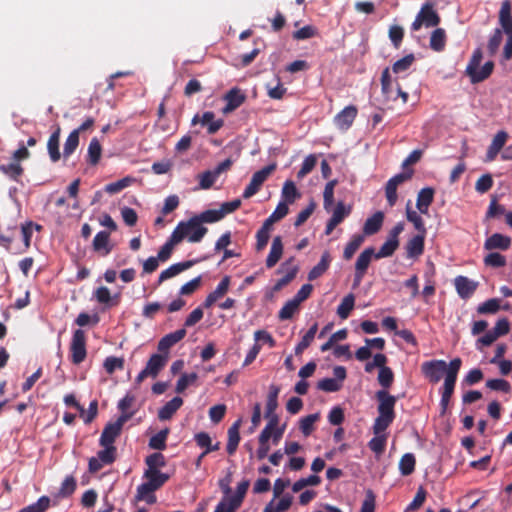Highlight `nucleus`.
<instances>
[{"mask_svg":"<svg viewBox=\"0 0 512 512\" xmlns=\"http://www.w3.org/2000/svg\"><path fill=\"white\" fill-rule=\"evenodd\" d=\"M60 133H61V129H60V127H57L55 129V131L50 135L48 142H47L48 154H49L50 160L53 163L58 162L61 158V153H60V149H59Z\"/></svg>","mask_w":512,"mask_h":512,"instance_id":"obj_28","label":"nucleus"},{"mask_svg":"<svg viewBox=\"0 0 512 512\" xmlns=\"http://www.w3.org/2000/svg\"><path fill=\"white\" fill-rule=\"evenodd\" d=\"M180 242L178 241L176 235H173L171 233L168 240L165 242V244L160 248L157 257L161 262H166L170 259L173 250L176 245H178Z\"/></svg>","mask_w":512,"mask_h":512,"instance_id":"obj_37","label":"nucleus"},{"mask_svg":"<svg viewBox=\"0 0 512 512\" xmlns=\"http://www.w3.org/2000/svg\"><path fill=\"white\" fill-rule=\"evenodd\" d=\"M195 263H196L195 260H188V261L179 262V263H175V264L171 265L170 267H168L167 269L163 270L160 273L159 278H158V284L160 285L165 280L170 279V278L180 274L181 272L191 268Z\"/></svg>","mask_w":512,"mask_h":512,"instance_id":"obj_23","label":"nucleus"},{"mask_svg":"<svg viewBox=\"0 0 512 512\" xmlns=\"http://www.w3.org/2000/svg\"><path fill=\"white\" fill-rule=\"evenodd\" d=\"M331 263V255L329 251H325L319 263L314 266L308 273V280L313 281L321 277L329 268Z\"/></svg>","mask_w":512,"mask_h":512,"instance_id":"obj_32","label":"nucleus"},{"mask_svg":"<svg viewBox=\"0 0 512 512\" xmlns=\"http://www.w3.org/2000/svg\"><path fill=\"white\" fill-rule=\"evenodd\" d=\"M394 381V373L390 367H382L378 373V382L382 386V390H386L391 387Z\"/></svg>","mask_w":512,"mask_h":512,"instance_id":"obj_59","label":"nucleus"},{"mask_svg":"<svg viewBox=\"0 0 512 512\" xmlns=\"http://www.w3.org/2000/svg\"><path fill=\"white\" fill-rule=\"evenodd\" d=\"M358 109L354 105L346 106L334 117V124L342 131H347L357 117Z\"/></svg>","mask_w":512,"mask_h":512,"instance_id":"obj_14","label":"nucleus"},{"mask_svg":"<svg viewBox=\"0 0 512 512\" xmlns=\"http://www.w3.org/2000/svg\"><path fill=\"white\" fill-rule=\"evenodd\" d=\"M384 220V214L381 211H377L371 217H369L363 226V232L365 235H374L376 234L382 227Z\"/></svg>","mask_w":512,"mask_h":512,"instance_id":"obj_30","label":"nucleus"},{"mask_svg":"<svg viewBox=\"0 0 512 512\" xmlns=\"http://www.w3.org/2000/svg\"><path fill=\"white\" fill-rule=\"evenodd\" d=\"M230 283V276H224L217 285L216 289L207 295L203 302V307L210 308L216 301L222 298L228 292Z\"/></svg>","mask_w":512,"mask_h":512,"instance_id":"obj_18","label":"nucleus"},{"mask_svg":"<svg viewBox=\"0 0 512 512\" xmlns=\"http://www.w3.org/2000/svg\"><path fill=\"white\" fill-rule=\"evenodd\" d=\"M318 330V324L314 323L309 330L305 333V335L302 337L300 342L295 347V354L300 355L306 350L311 343L313 342L315 335Z\"/></svg>","mask_w":512,"mask_h":512,"instance_id":"obj_36","label":"nucleus"},{"mask_svg":"<svg viewBox=\"0 0 512 512\" xmlns=\"http://www.w3.org/2000/svg\"><path fill=\"white\" fill-rule=\"evenodd\" d=\"M421 372L430 383H438L448 373V365L444 360H430L421 364Z\"/></svg>","mask_w":512,"mask_h":512,"instance_id":"obj_8","label":"nucleus"},{"mask_svg":"<svg viewBox=\"0 0 512 512\" xmlns=\"http://www.w3.org/2000/svg\"><path fill=\"white\" fill-rule=\"evenodd\" d=\"M132 417V413L121 414L114 422H109L104 427L100 439V445H114L116 438L121 434L124 424Z\"/></svg>","mask_w":512,"mask_h":512,"instance_id":"obj_5","label":"nucleus"},{"mask_svg":"<svg viewBox=\"0 0 512 512\" xmlns=\"http://www.w3.org/2000/svg\"><path fill=\"white\" fill-rule=\"evenodd\" d=\"M145 463L148 467L146 470H159L166 465V460L162 453L155 452L146 457Z\"/></svg>","mask_w":512,"mask_h":512,"instance_id":"obj_57","label":"nucleus"},{"mask_svg":"<svg viewBox=\"0 0 512 512\" xmlns=\"http://www.w3.org/2000/svg\"><path fill=\"white\" fill-rule=\"evenodd\" d=\"M483 58V53L481 48H476L473 51V54L468 62V65L466 67V74L469 76L470 81L472 84H477L480 82H483L487 78L490 77V75L493 72L494 69V63L492 61H487L481 69H479L480 63Z\"/></svg>","mask_w":512,"mask_h":512,"instance_id":"obj_3","label":"nucleus"},{"mask_svg":"<svg viewBox=\"0 0 512 512\" xmlns=\"http://www.w3.org/2000/svg\"><path fill=\"white\" fill-rule=\"evenodd\" d=\"M102 450L97 452V457L104 463L110 465L116 460L117 448L114 445H101Z\"/></svg>","mask_w":512,"mask_h":512,"instance_id":"obj_49","label":"nucleus"},{"mask_svg":"<svg viewBox=\"0 0 512 512\" xmlns=\"http://www.w3.org/2000/svg\"><path fill=\"white\" fill-rule=\"evenodd\" d=\"M169 434V429L165 428L153 435L149 439V447L155 450H164L166 448V439Z\"/></svg>","mask_w":512,"mask_h":512,"instance_id":"obj_51","label":"nucleus"},{"mask_svg":"<svg viewBox=\"0 0 512 512\" xmlns=\"http://www.w3.org/2000/svg\"><path fill=\"white\" fill-rule=\"evenodd\" d=\"M92 246L94 251L102 252L104 256L108 255L113 249V246L110 245V233L107 231L98 232L93 239Z\"/></svg>","mask_w":512,"mask_h":512,"instance_id":"obj_26","label":"nucleus"},{"mask_svg":"<svg viewBox=\"0 0 512 512\" xmlns=\"http://www.w3.org/2000/svg\"><path fill=\"white\" fill-rule=\"evenodd\" d=\"M79 145V134H78V131H72L65 143H64V149H63V157L64 159H67L68 157H70L74 152L75 150L77 149Z\"/></svg>","mask_w":512,"mask_h":512,"instance_id":"obj_50","label":"nucleus"},{"mask_svg":"<svg viewBox=\"0 0 512 512\" xmlns=\"http://www.w3.org/2000/svg\"><path fill=\"white\" fill-rule=\"evenodd\" d=\"M186 333V330L182 328L165 335L158 342V351L169 355V349L180 342L186 336Z\"/></svg>","mask_w":512,"mask_h":512,"instance_id":"obj_20","label":"nucleus"},{"mask_svg":"<svg viewBox=\"0 0 512 512\" xmlns=\"http://www.w3.org/2000/svg\"><path fill=\"white\" fill-rule=\"evenodd\" d=\"M299 303L294 299L287 301L284 306L280 309L278 317L280 320H288L291 319L294 313L299 308Z\"/></svg>","mask_w":512,"mask_h":512,"instance_id":"obj_62","label":"nucleus"},{"mask_svg":"<svg viewBox=\"0 0 512 512\" xmlns=\"http://www.w3.org/2000/svg\"><path fill=\"white\" fill-rule=\"evenodd\" d=\"M373 257H375V251L373 247L365 248L360 253L355 263L353 287H357L360 285Z\"/></svg>","mask_w":512,"mask_h":512,"instance_id":"obj_10","label":"nucleus"},{"mask_svg":"<svg viewBox=\"0 0 512 512\" xmlns=\"http://www.w3.org/2000/svg\"><path fill=\"white\" fill-rule=\"evenodd\" d=\"M154 491L156 489L151 484L144 482L137 487L136 500L154 504L156 502V496L153 494Z\"/></svg>","mask_w":512,"mask_h":512,"instance_id":"obj_34","label":"nucleus"},{"mask_svg":"<svg viewBox=\"0 0 512 512\" xmlns=\"http://www.w3.org/2000/svg\"><path fill=\"white\" fill-rule=\"evenodd\" d=\"M249 485L248 480L240 482L237 486L236 494L229 497L228 502L225 500L220 501L214 512H235L241 506Z\"/></svg>","mask_w":512,"mask_h":512,"instance_id":"obj_6","label":"nucleus"},{"mask_svg":"<svg viewBox=\"0 0 512 512\" xmlns=\"http://www.w3.org/2000/svg\"><path fill=\"white\" fill-rule=\"evenodd\" d=\"M169 359V355L163 353H155L148 359L145 369L149 373L150 377L156 378L160 371L166 366Z\"/></svg>","mask_w":512,"mask_h":512,"instance_id":"obj_19","label":"nucleus"},{"mask_svg":"<svg viewBox=\"0 0 512 512\" xmlns=\"http://www.w3.org/2000/svg\"><path fill=\"white\" fill-rule=\"evenodd\" d=\"M226 106L223 111L225 113L232 112L240 107L246 100V95L238 88H232L225 95Z\"/></svg>","mask_w":512,"mask_h":512,"instance_id":"obj_21","label":"nucleus"},{"mask_svg":"<svg viewBox=\"0 0 512 512\" xmlns=\"http://www.w3.org/2000/svg\"><path fill=\"white\" fill-rule=\"evenodd\" d=\"M195 218L200 225H203V223H215L223 219V213L219 209H209L195 215Z\"/></svg>","mask_w":512,"mask_h":512,"instance_id":"obj_46","label":"nucleus"},{"mask_svg":"<svg viewBox=\"0 0 512 512\" xmlns=\"http://www.w3.org/2000/svg\"><path fill=\"white\" fill-rule=\"evenodd\" d=\"M51 505V499L48 496H41L35 503H32L18 512H45Z\"/></svg>","mask_w":512,"mask_h":512,"instance_id":"obj_48","label":"nucleus"},{"mask_svg":"<svg viewBox=\"0 0 512 512\" xmlns=\"http://www.w3.org/2000/svg\"><path fill=\"white\" fill-rule=\"evenodd\" d=\"M511 243V237L501 233H494L485 240L483 247L487 251H506L510 248Z\"/></svg>","mask_w":512,"mask_h":512,"instance_id":"obj_17","label":"nucleus"},{"mask_svg":"<svg viewBox=\"0 0 512 512\" xmlns=\"http://www.w3.org/2000/svg\"><path fill=\"white\" fill-rule=\"evenodd\" d=\"M426 234H417L406 243L407 258H417L424 252Z\"/></svg>","mask_w":512,"mask_h":512,"instance_id":"obj_22","label":"nucleus"},{"mask_svg":"<svg viewBox=\"0 0 512 512\" xmlns=\"http://www.w3.org/2000/svg\"><path fill=\"white\" fill-rule=\"evenodd\" d=\"M282 196L286 202L292 204L297 197L300 196L295 183L291 180H287L282 188Z\"/></svg>","mask_w":512,"mask_h":512,"instance_id":"obj_60","label":"nucleus"},{"mask_svg":"<svg viewBox=\"0 0 512 512\" xmlns=\"http://www.w3.org/2000/svg\"><path fill=\"white\" fill-rule=\"evenodd\" d=\"M86 356V334L82 329H77L73 332L70 343L71 362L79 365L85 360Z\"/></svg>","mask_w":512,"mask_h":512,"instance_id":"obj_7","label":"nucleus"},{"mask_svg":"<svg viewBox=\"0 0 512 512\" xmlns=\"http://www.w3.org/2000/svg\"><path fill=\"white\" fill-rule=\"evenodd\" d=\"M440 21L441 18L434 8V3L426 2L421 6L415 20L412 22L411 30L416 32L423 26L426 28L436 27L439 25Z\"/></svg>","mask_w":512,"mask_h":512,"instance_id":"obj_4","label":"nucleus"},{"mask_svg":"<svg viewBox=\"0 0 512 512\" xmlns=\"http://www.w3.org/2000/svg\"><path fill=\"white\" fill-rule=\"evenodd\" d=\"M364 242V236L361 234H355L352 236L351 240L346 244L343 252V258L345 260H350L355 252L359 249V247Z\"/></svg>","mask_w":512,"mask_h":512,"instance_id":"obj_41","label":"nucleus"},{"mask_svg":"<svg viewBox=\"0 0 512 512\" xmlns=\"http://www.w3.org/2000/svg\"><path fill=\"white\" fill-rule=\"evenodd\" d=\"M289 212V208L285 202H280L273 213L264 221L263 225L272 228L273 224L284 218Z\"/></svg>","mask_w":512,"mask_h":512,"instance_id":"obj_40","label":"nucleus"},{"mask_svg":"<svg viewBox=\"0 0 512 512\" xmlns=\"http://www.w3.org/2000/svg\"><path fill=\"white\" fill-rule=\"evenodd\" d=\"M406 218L409 222L414 225V228L418 231V234H426V227L422 217L414 210L409 207L406 209Z\"/></svg>","mask_w":512,"mask_h":512,"instance_id":"obj_54","label":"nucleus"},{"mask_svg":"<svg viewBox=\"0 0 512 512\" xmlns=\"http://www.w3.org/2000/svg\"><path fill=\"white\" fill-rule=\"evenodd\" d=\"M283 254V243L281 236H275L273 238L270 252L266 258V267L272 268L274 267L278 261L281 259Z\"/></svg>","mask_w":512,"mask_h":512,"instance_id":"obj_27","label":"nucleus"},{"mask_svg":"<svg viewBox=\"0 0 512 512\" xmlns=\"http://www.w3.org/2000/svg\"><path fill=\"white\" fill-rule=\"evenodd\" d=\"M240 425H241V420L238 419L228 429V442H227L226 450L229 455H233L236 452L238 444L240 442V439H241L240 433H239Z\"/></svg>","mask_w":512,"mask_h":512,"instance_id":"obj_31","label":"nucleus"},{"mask_svg":"<svg viewBox=\"0 0 512 512\" xmlns=\"http://www.w3.org/2000/svg\"><path fill=\"white\" fill-rule=\"evenodd\" d=\"M375 397L378 401V414L395 419L394 408L397 398L390 395L386 390L377 391Z\"/></svg>","mask_w":512,"mask_h":512,"instance_id":"obj_13","label":"nucleus"},{"mask_svg":"<svg viewBox=\"0 0 512 512\" xmlns=\"http://www.w3.org/2000/svg\"><path fill=\"white\" fill-rule=\"evenodd\" d=\"M399 247V240H394L390 237H387V240L382 244L379 251L375 253L376 259L390 257L394 254V252Z\"/></svg>","mask_w":512,"mask_h":512,"instance_id":"obj_42","label":"nucleus"},{"mask_svg":"<svg viewBox=\"0 0 512 512\" xmlns=\"http://www.w3.org/2000/svg\"><path fill=\"white\" fill-rule=\"evenodd\" d=\"M355 297L353 294L346 295L337 307V314L341 319H347L354 308Z\"/></svg>","mask_w":512,"mask_h":512,"instance_id":"obj_44","label":"nucleus"},{"mask_svg":"<svg viewBox=\"0 0 512 512\" xmlns=\"http://www.w3.org/2000/svg\"><path fill=\"white\" fill-rule=\"evenodd\" d=\"M320 483H321V478L318 475H310L306 478H301V479L297 480L293 484L292 490H293V492H299L307 486H317Z\"/></svg>","mask_w":512,"mask_h":512,"instance_id":"obj_61","label":"nucleus"},{"mask_svg":"<svg viewBox=\"0 0 512 512\" xmlns=\"http://www.w3.org/2000/svg\"><path fill=\"white\" fill-rule=\"evenodd\" d=\"M144 478H146L147 482L158 490L168 481L169 475L162 473L159 470H145Z\"/></svg>","mask_w":512,"mask_h":512,"instance_id":"obj_35","label":"nucleus"},{"mask_svg":"<svg viewBox=\"0 0 512 512\" xmlns=\"http://www.w3.org/2000/svg\"><path fill=\"white\" fill-rule=\"evenodd\" d=\"M0 171L8 176L11 180L19 182L23 175L24 169L18 162L0 165Z\"/></svg>","mask_w":512,"mask_h":512,"instance_id":"obj_39","label":"nucleus"},{"mask_svg":"<svg viewBox=\"0 0 512 512\" xmlns=\"http://www.w3.org/2000/svg\"><path fill=\"white\" fill-rule=\"evenodd\" d=\"M454 285L459 297L462 299H469L478 288V282L462 275L454 279Z\"/></svg>","mask_w":512,"mask_h":512,"instance_id":"obj_16","label":"nucleus"},{"mask_svg":"<svg viewBox=\"0 0 512 512\" xmlns=\"http://www.w3.org/2000/svg\"><path fill=\"white\" fill-rule=\"evenodd\" d=\"M319 419V414H310L300 419L299 429L304 436H309L314 430V424Z\"/></svg>","mask_w":512,"mask_h":512,"instance_id":"obj_53","label":"nucleus"},{"mask_svg":"<svg viewBox=\"0 0 512 512\" xmlns=\"http://www.w3.org/2000/svg\"><path fill=\"white\" fill-rule=\"evenodd\" d=\"M512 5L510 0H504L498 14V21L501 28L494 29L492 35L488 39L487 50L489 56L493 57L497 54L503 40V33L507 35V40L503 48V61L512 59Z\"/></svg>","mask_w":512,"mask_h":512,"instance_id":"obj_1","label":"nucleus"},{"mask_svg":"<svg viewBox=\"0 0 512 512\" xmlns=\"http://www.w3.org/2000/svg\"><path fill=\"white\" fill-rule=\"evenodd\" d=\"M501 309V300L490 298L477 307V313L480 315H494Z\"/></svg>","mask_w":512,"mask_h":512,"instance_id":"obj_38","label":"nucleus"},{"mask_svg":"<svg viewBox=\"0 0 512 512\" xmlns=\"http://www.w3.org/2000/svg\"><path fill=\"white\" fill-rule=\"evenodd\" d=\"M102 148L97 138H93L88 146V162L96 165L101 157Z\"/></svg>","mask_w":512,"mask_h":512,"instance_id":"obj_55","label":"nucleus"},{"mask_svg":"<svg viewBox=\"0 0 512 512\" xmlns=\"http://www.w3.org/2000/svg\"><path fill=\"white\" fill-rule=\"evenodd\" d=\"M461 365L462 360L459 357L449 362L448 373L444 379L441 395L452 397Z\"/></svg>","mask_w":512,"mask_h":512,"instance_id":"obj_12","label":"nucleus"},{"mask_svg":"<svg viewBox=\"0 0 512 512\" xmlns=\"http://www.w3.org/2000/svg\"><path fill=\"white\" fill-rule=\"evenodd\" d=\"M337 180H330L324 188L323 192V206L326 211H329L334 203V188Z\"/></svg>","mask_w":512,"mask_h":512,"instance_id":"obj_56","label":"nucleus"},{"mask_svg":"<svg viewBox=\"0 0 512 512\" xmlns=\"http://www.w3.org/2000/svg\"><path fill=\"white\" fill-rule=\"evenodd\" d=\"M208 232V229L200 225L195 216L187 221H181L177 224L172 234L176 235L178 241L181 243L187 239L191 243L200 242Z\"/></svg>","mask_w":512,"mask_h":512,"instance_id":"obj_2","label":"nucleus"},{"mask_svg":"<svg viewBox=\"0 0 512 512\" xmlns=\"http://www.w3.org/2000/svg\"><path fill=\"white\" fill-rule=\"evenodd\" d=\"M446 32L443 28H436L430 36V48L433 51L441 52L445 49L446 46Z\"/></svg>","mask_w":512,"mask_h":512,"instance_id":"obj_33","label":"nucleus"},{"mask_svg":"<svg viewBox=\"0 0 512 512\" xmlns=\"http://www.w3.org/2000/svg\"><path fill=\"white\" fill-rule=\"evenodd\" d=\"M387 435L379 434L375 435L369 442L368 447L371 451H373L377 456H380L384 453L386 448Z\"/></svg>","mask_w":512,"mask_h":512,"instance_id":"obj_52","label":"nucleus"},{"mask_svg":"<svg viewBox=\"0 0 512 512\" xmlns=\"http://www.w3.org/2000/svg\"><path fill=\"white\" fill-rule=\"evenodd\" d=\"M414 61H415L414 54H412V53L408 54V55L404 56L403 58L397 60L393 64L392 70L394 73L405 72L411 67V65L413 64Z\"/></svg>","mask_w":512,"mask_h":512,"instance_id":"obj_64","label":"nucleus"},{"mask_svg":"<svg viewBox=\"0 0 512 512\" xmlns=\"http://www.w3.org/2000/svg\"><path fill=\"white\" fill-rule=\"evenodd\" d=\"M183 399L179 396L172 398L168 401L163 407L158 411V418L161 421L169 420L172 416L177 412V410L182 406Z\"/></svg>","mask_w":512,"mask_h":512,"instance_id":"obj_29","label":"nucleus"},{"mask_svg":"<svg viewBox=\"0 0 512 512\" xmlns=\"http://www.w3.org/2000/svg\"><path fill=\"white\" fill-rule=\"evenodd\" d=\"M508 138V134L505 131H499L493 138L490 146L486 153V161H493L500 150L504 147Z\"/></svg>","mask_w":512,"mask_h":512,"instance_id":"obj_25","label":"nucleus"},{"mask_svg":"<svg viewBox=\"0 0 512 512\" xmlns=\"http://www.w3.org/2000/svg\"><path fill=\"white\" fill-rule=\"evenodd\" d=\"M416 459L412 453L404 454L399 462V470L403 476L412 474L415 470Z\"/></svg>","mask_w":512,"mask_h":512,"instance_id":"obj_47","label":"nucleus"},{"mask_svg":"<svg viewBox=\"0 0 512 512\" xmlns=\"http://www.w3.org/2000/svg\"><path fill=\"white\" fill-rule=\"evenodd\" d=\"M435 190L432 187L422 188L417 195L416 207L422 214H427L434 200Z\"/></svg>","mask_w":512,"mask_h":512,"instance_id":"obj_24","label":"nucleus"},{"mask_svg":"<svg viewBox=\"0 0 512 512\" xmlns=\"http://www.w3.org/2000/svg\"><path fill=\"white\" fill-rule=\"evenodd\" d=\"M275 169L276 164H270L255 172L243 192V198L248 199L254 196Z\"/></svg>","mask_w":512,"mask_h":512,"instance_id":"obj_9","label":"nucleus"},{"mask_svg":"<svg viewBox=\"0 0 512 512\" xmlns=\"http://www.w3.org/2000/svg\"><path fill=\"white\" fill-rule=\"evenodd\" d=\"M215 114L212 111H206L201 117L195 115L192 119V124L201 123L203 126H207L208 134L212 135L218 132L224 125L223 119L214 120Z\"/></svg>","mask_w":512,"mask_h":512,"instance_id":"obj_15","label":"nucleus"},{"mask_svg":"<svg viewBox=\"0 0 512 512\" xmlns=\"http://www.w3.org/2000/svg\"><path fill=\"white\" fill-rule=\"evenodd\" d=\"M292 504V496L286 495L280 499L278 503H274V500L270 501L264 508L263 512H285Z\"/></svg>","mask_w":512,"mask_h":512,"instance_id":"obj_45","label":"nucleus"},{"mask_svg":"<svg viewBox=\"0 0 512 512\" xmlns=\"http://www.w3.org/2000/svg\"><path fill=\"white\" fill-rule=\"evenodd\" d=\"M381 89H382L383 95L386 98L396 100V97L393 96L392 81H391L389 68H385L382 72Z\"/></svg>","mask_w":512,"mask_h":512,"instance_id":"obj_58","label":"nucleus"},{"mask_svg":"<svg viewBox=\"0 0 512 512\" xmlns=\"http://www.w3.org/2000/svg\"><path fill=\"white\" fill-rule=\"evenodd\" d=\"M505 213H506L505 207L503 205L498 204V200H497L496 196H492L489 207L485 214V218L492 219V218H496L500 215H505Z\"/></svg>","mask_w":512,"mask_h":512,"instance_id":"obj_63","label":"nucleus"},{"mask_svg":"<svg viewBox=\"0 0 512 512\" xmlns=\"http://www.w3.org/2000/svg\"><path fill=\"white\" fill-rule=\"evenodd\" d=\"M483 263L486 267L497 269L506 266L507 259L504 255L500 254L499 252L491 251L484 257Z\"/></svg>","mask_w":512,"mask_h":512,"instance_id":"obj_43","label":"nucleus"},{"mask_svg":"<svg viewBox=\"0 0 512 512\" xmlns=\"http://www.w3.org/2000/svg\"><path fill=\"white\" fill-rule=\"evenodd\" d=\"M413 171L409 172H401L394 175L392 178L388 180L385 186V195L387 198V202L390 207H393L398 199L397 195V187L404 183L405 181L411 179Z\"/></svg>","mask_w":512,"mask_h":512,"instance_id":"obj_11","label":"nucleus"}]
</instances>
